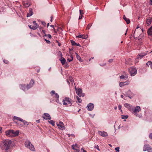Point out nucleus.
I'll return each instance as SVG.
<instances>
[{"label": "nucleus", "instance_id": "f257e3e1", "mask_svg": "<svg viewBox=\"0 0 152 152\" xmlns=\"http://www.w3.org/2000/svg\"><path fill=\"white\" fill-rule=\"evenodd\" d=\"M12 141L9 139L4 140L0 143V147L2 150L7 151L10 147Z\"/></svg>", "mask_w": 152, "mask_h": 152}, {"label": "nucleus", "instance_id": "f03ea898", "mask_svg": "<svg viewBox=\"0 0 152 152\" xmlns=\"http://www.w3.org/2000/svg\"><path fill=\"white\" fill-rule=\"evenodd\" d=\"M71 99L68 97L65 98L63 100V104L67 106H71Z\"/></svg>", "mask_w": 152, "mask_h": 152}, {"label": "nucleus", "instance_id": "7ed1b4c3", "mask_svg": "<svg viewBox=\"0 0 152 152\" xmlns=\"http://www.w3.org/2000/svg\"><path fill=\"white\" fill-rule=\"evenodd\" d=\"M25 145L26 147L29 148L32 151H35V149L34 146L29 141H27L25 142Z\"/></svg>", "mask_w": 152, "mask_h": 152}, {"label": "nucleus", "instance_id": "20e7f679", "mask_svg": "<svg viewBox=\"0 0 152 152\" xmlns=\"http://www.w3.org/2000/svg\"><path fill=\"white\" fill-rule=\"evenodd\" d=\"M128 70L132 76H134L137 73V70L135 67H130Z\"/></svg>", "mask_w": 152, "mask_h": 152}, {"label": "nucleus", "instance_id": "39448f33", "mask_svg": "<svg viewBox=\"0 0 152 152\" xmlns=\"http://www.w3.org/2000/svg\"><path fill=\"white\" fill-rule=\"evenodd\" d=\"M148 52V51H147L146 53L144 52L139 53L138 55L137 56L136 60L137 59L139 60L141 59L143 57L147 55Z\"/></svg>", "mask_w": 152, "mask_h": 152}, {"label": "nucleus", "instance_id": "423d86ee", "mask_svg": "<svg viewBox=\"0 0 152 152\" xmlns=\"http://www.w3.org/2000/svg\"><path fill=\"white\" fill-rule=\"evenodd\" d=\"M56 124L58 128L60 129L61 130H63L65 129V127L64 125L62 122L60 121L59 122V123H57Z\"/></svg>", "mask_w": 152, "mask_h": 152}, {"label": "nucleus", "instance_id": "0eeeda50", "mask_svg": "<svg viewBox=\"0 0 152 152\" xmlns=\"http://www.w3.org/2000/svg\"><path fill=\"white\" fill-rule=\"evenodd\" d=\"M76 93L77 95L80 97L84 96H85V94L82 92V89L79 88L78 90H77L76 88Z\"/></svg>", "mask_w": 152, "mask_h": 152}, {"label": "nucleus", "instance_id": "6e6552de", "mask_svg": "<svg viewBox=\"0 0 152 152\" xmlns=\"http://www.w3.org/2000/svg\"><path fill=\"white\" fill-rule=\"evenodd\" d=\"M42 117L44 119L46 120H50L51 119L50 115L48 113H45L44 114Z\"/></svg>", "mask_w": 152, "mask_h": 152}, {"label": "nucleus", "instance_id": "1a4fd4ad", "mask_svg": "<svg viewBox=\"0 0 152 152\" xmlns=\"http://www.w3.org/2000/svg\"><path fill=\"white\" fill-rule=\"evenodd\" d=\"M19 132V131L18 130L15 131L12 130V137H15L18 135Z\"/></svg>", "mask_w": 152, "mask_h": 152}, {"label": "nucleus", "instance_id": "9d476101", "mask_svg": "<svg viewBox=\"0 0 152 152\" xmlns=\"http://www.w3.org/2000/svg\"><path fill=\"white\" fill-rule=\"evenodd\" d=\"M34 83V81L33 80H31L29 84H28L26 86L27 89L28 90L32 87Z\"/></svg>", "mask_w": 152, "mask_h": 152}, {"label": "nucleus", "instance_id": "9b49d317", "mask_svg": "<svg viewBox=\"0 0 152 152\" xmlns=\"http://www.w3.org/2000/svg\"><path fill=\"white\" fill-rule=\"evenodd\" d=\"M141 110L140 107L139 106H137L134 109H133V110L132 112L133 113H137L139 112Z\"/></svg>", "mask_w": 152, "mask_h": 152}, {"label": "nucleus", "instance_id": "f8f14e48", "mask_svg": "<svg viewBox=\"0 0 152 152\" xmlns=\"http://www.w3.org/2000/svg\"><path fill=\"white\" fill-rule=\"evenodd\" d=\"M87 107H88V110L89 111L92 110L94 107V105L93 103H89L87 105Z\"/></svg>", "mask_w": 152, "mask_h": 152}, {"label": "nucleus", "instance_id": "ddd939ff", "mask_svg": "<svg viewBox=\"0 0 152 152\" xmlns=\"http://www.w3.org/2000/svg\"><path fill=\"white\" fill-rule=\"evenodd\" d=\"M99 133L100 136L104 137H106L108 135L107 133L104 131H99Z\"/></svg>", "mask_w": 152, "mask_h": 152}, {"label": "nucleus", "instance_id": "4468645a", "mask_svg": "<svg viewBox=\"0 0 152 152\" xmlns=\"http://www.w3.org/2000/svg\"><path fill=\"white\" fill-rule=\"evenodd\" d=\"M50 93L52 96L55 97L56 98L58 99L59 98V96L58 95L57 93H56L54 91H51Z\"/></svg>", "mask_w": 152, "mask_h": 152}, {"label": "nucleus", "instance_id": "2eb2a0df", "mask_svg": "<svg viewBox=\"0 0 152 152\" xmlns=\"http://www.w3.org/2000/svg\"><path fill=\"white\" fill-rule=\"evenodd\" d=\"M6 135L9 137H12V130H9L5 132Z\"/></svg>", "mask_w": 152, "mask_h": 152}, {"label": "nucleus", "instance_id": "dca6fc26", "mask_svg": "<svg viewBox=\"0 0 152 152\" xmlns=\"http://www.w3.org/2000/svg\"><path fill=\"white\" fill-rule=\"evenodd\" d=\"M151 149V148H150V147L148 144H146L144 146L143 151H148V150Z\"/></svg>", "mask_w": 152, "mask_h": 152}, {"label": "nucleus", "instance_id": "f3484780", "mask_svg": "<svg viewBox=\"0 0 152 152\" xmlns=\"http://www.w3.org/2000/svg\"><path fill=\"white\" fill-rule=\"evenodd\" d=\"M129 80H127V82H120L119 83V85L121 87L124 86H125L126 85H127L129 84Z\"/></svg>", "mask_w": 152, "mask_h": 152}, {"label": "nucleus", "instance_id": "a211bd4d", "mask_svg": "<svg viewBox=\"0 0 152 152\" xmlns=\"http://www.w3.org/2000/svg\"><path fill=\"white\" fill-rule=\"evenodd\" d=\"M152 21V18H150L147 19L146 24L147 26H148L151 24Z\"/></svg>", "mask_w": 152, "mask_h": 152}, {"label": "nucleus", "instance_id": "6ab92c4d", "mask_svg": "<svg viewBox=\"0 0 152 152\" xmlns=\"http://www.w3.org/2000/svg\"><path fill=\"white\" fill-rule=\"evenodd\" d=\"M123 18L126 22L127 24H129L130 23V21L129 19L127 18L124 15L123 16Z\"/></svg>", "mask_w": 152, "mask_h": 152}, {"label": "nucleus", "instance_id": "aec40b11", "mask_svg": "<svg viewBox=\"0 0 152 152\" xmlns=\"http://www.w3.org/2000/svg\"><path fill=\"white\" fill-rule=\"evenodd\" d=\"M21 118L20 117L14 116L12 118V120L15 123H17V122L15 121V120H17L18 121H20Z\"/></svg>", "mask_w": 152, "mask_h": 152}, {"label": "nucleus", "instance_id": "412c9836", "mask_svg": "<svg viewBox=\"0 0 152 152\" xmlns=\"http://www.w3.org/2000/svg\"><path fill=\"white\" fill-rule=\"evenodd\" d=\"M77 37L80 38L86 39L88 37V36L87 35H80Z\"/></svg>", "mask_w": 152, "mask_h": 152}, {"label": "nucleus", "instance_id": "4be33fe9", "mask_svg": "<svg viewBox=\"0 0 152 152\" xmlns=\"http://www.w3.org/2000/svg\"><path fill=\"white\" fill-rule=\"evenodd\" d=\"M80 15L79 18V19L80 20L82 19L83 17V11L82 10H80Z\"/></svg>", "mask_w": 152, "mask_h": 152}, {"label": "nucleus", "instance_id": "5701e85b", "mask_svg": "<svg viewBox=\"0 0 152 152\" xmlns=\"http://www.w3.org/2000/svg\"><path fill=\"white\" fill-rule=\"evenodd\" d=\"M59 60L61 61V63L63 65L65 64V63L66 62V61L64 58L61 57V58Z\"/></svg>", "mask_w": 152, "mask_h": 152}, {"label": "nucleus", "instance_id": "b1692460", "mask_svg": "<svg viewBox=\"0 0 152 152\" xmlns=\"http://www.w3.org/2000/svg\"><path fill=\"white\" fill-rule=\"evenodd\" d=\"M33 14L32 12V9L30 8L29 10V12L27 14V17L30 16H31Z\"/></svg>", "mask_w": 152, "mask_h": 152}, {"label": "nucleus", "instance_id": "393cba45", "mask_svg": "<svg viewBox=\"0 0 152 152\" xmlns=\"http://www.w3.org/2000/svg\"><path fill=\"white\" fill-rule=\"evenodd\" d=\"M23 3L24 6L26 7H28L30 5V4L28 1L26 2L24 1Z\"/></svg>", "mask_w": 152, "mask_h": 152}, {"label": "nucleus", "instance_id": "a878e982", "mask_svg": "<svg viewBox=\"0 0 152 152\" xmlns=\"http://www.w3.org/2000/svg\"><path fill=\"white\" fill-rule=\"evenodd\" d=\"M20 88L23 91H25L26 88L27 89L25 85L20 84Z\"/></svg>", "mask_w": 152, "mask_h": 152}, {"label": "nucleus", "instance_id": "bb28decb", "mask_svg": "<svg viewBox=\"0 0 152 152\" xmlns=\"http://www.w3.org/2000/svg\"><path fill=\"white\" fill-rule=\"evenodd\" d=\"M69 80L72 83H73L74 82V80L73 79V78H72V77H69V79L67 80V82L69 84V85L70 84V83L69 81L68 80Z\"/></svg>", "mask_w": 152, "mask_h": 152}, {"label": "nucleus", "instance_id": "cd10ccee", "mask_svg": "<svg viewBox=\"0 0 152 152\" xmlns=\"http://www.w3.org/2000/svg\"><path fill=\"white\" fill-rule=\"evenodd\" d=\"M126 96H132L133 95L131 91L130 90H129L126 93Z\"/></svg>", "mask_w": 152, "mask_h": 152}, {"label": "nucleus", "instance_id": "c85d7f7f", "mask_svg": "<svg viewBox=\"0 0 152 152\" xmlns=\"http://www.w3.org/2000/svg\"><path fill=\"white\" fill-rule=\"evenodd\" d=\"M120 78L121 79H124L125 80H126L128 78V76L127 75H125L124 76L122 75L120 77Z\"/></svg>", "mask_w": 152, "mask_h": 152}, {"label": "nucleus", "instance_id": "c756f323", "mask_svg": "<svg viewBox=\"0 0 152 152\" xmlns=\"http://www.w3.org/2000/svg\"><path fill=\"white\" fill-rule=\"evenodd\" d=\"M28 27L32 29L33 30H35L38 28V26H33L31 25L28 26Z\"/></svg>", "mask_w": 152, "mask_h": 152}, {"label": "nucleus", "instance_id": "7c9ffc66", "mask_svg": "<svg viewBox=\"0 0 152 152\" xmlns=\"http://www.w3.org/2000/svg\"><path fill=\"white\" fill-rule=\"evenodd\" d=\"M146 65L148 66H152V62L151 61H148L146 63Z\"/></svg>", "mask_w": 152, "mask_h": 152}, {"label": "nucleus", "instance_id": "2f4dec72", "mask_svg": "<svg viewBox=\"0 0 152 152\" xmlns=\"http://www.w3.org/2000/svg\"><path fill=\"white\" fill-rule=\"evenodd\" d=\"M49 123L51 124L52 126H54L55 125V121H53L51 120L50 121H48Z\"/></svg>", "mask_w": 152, "mask_h": 152}, {"label": "nucleus", "instance_id": "473e14b6", "mask_svg": "<svg viewBox=\"0 0 152 152\" xmlns=\"http://www.w3.org/2000/svg\"><path fill=\"white\" fill-rule=\"evenodd\" d=\"M70 57L71 58H68L67 59V61L70 62L72 61V60L73 59V56H70Z\"/></svg>", "mask_w": 152, "mask_h": 152}, {"label": "nucleus", "instance_id": "72a5a7b5", "mask_svg": "<svg viewBox=\"0 0 152 152\" xmlns=\"http://www.w3.org/2000/svg\"><path fill=\"white\" fill-rule=\"evenodd\" d=\"M124 105L125 107H126L128 109L130 107H131V105L128 103L125 104Z\"/></svg>", "mask_w": 152, "mask_h": 152}, {"label": "nucleus", "instance_id": "f704fd0d", "mask_svg": "<svg viewBox=\"0 0 152 152\" xmlns=\"http://www.w3.org/2000/svg\"><path fill=\"white\" fill-rule=\"evenodd\" d=\"M134 107H133L132 106V105H131V107H129V108H128V109L131 111L132 113V112H133V109H134Z\"/></svg>", "mask_w": 152, "mask_h": 152}, {"label": "nucleus", "instance_id": "c9c22d12", "mask_svg": "<svg viewBox=\"0 0 152 152\" xmlns=\"http://www.w3.org/2000/svg\"><path fill=\"white\" fill-rule=\"evenodd\" d=\"M70 41L72 45H76V43L74 41L71 40Z\"/></svg>", "mask_w": 152, "mask_h": 152}, {"label": "nucleus", "instance_id": "e433bc0d", "mask_svg": "<svg viewBox=\"0 0 152 152\" xmlns=\"http://www.w3.org/2000/svg\"><path fill=\"white\" fill-rule=\"evenodd\" d=\"M128 115H122L121 116V118L123 119H127L128 118Z\"/></svg>", "mask_w": 152, "mask_h": 152}, {"label": "nucleus", "instance_id": "4c0bfd02", "mask_svg": "<svg viewBox=\"0 0 152 152\" xmlns=\"http://www.w3.org/2000/svg\"><path fill=\"white\" fill-rule=\"evenodd\" d=\"M147 32L148 35H152V31L148 30Z\"/></svg>", "mask_w": 152, "mask_h": 152}, {"label": "nucleus", "instance_id": "58836bf2", "mask_svg": "<svg viewBox=\"0 0 152 152\" xmlns=\"http://www.w3.org/2000/svg\"><path fill=\"white\" fill-rule=\"evenodd\" d=\"M76 97H77V101L78 102H79L80 103H81V101H82L81 99L77 96Z\"/></svg>", "mask_w": 152, "mask_h": 152}, {"label": "nucleus", "instance_id": "ea45409f", "mask_svg": "<svg viewBox=\"0 0 152 152\" xmlns=\"http://www.w3.org/2000/svg\"><path fill=\"white\" fill-rule=\"evenodd\" d=\"M91 26H92V24L91 23H90L88 24L87 26L86 29H89L90 28V27H91Z\"/></svg>", "mask_w": 152, "mask_h": 152}, {"label": "nucleus", "instance_id": "a19ab883", "mask_svg": "<svg viewBox=\"0 0 152 152\" xmlns=\"http://www.w3.org/2000/svg\"><path fill=\"white\" fill-rule=\"evenodd\" d=\"M76 54L77 59L79 60H80L81 59V58L80 56H79L76 53Z\"/></svg>", "mask_w": 152, "mask_h": 152}, {"label": "nucleus", "instance_id": "79ce46f5", "mask_svg": "<svg viewBox=\"0 0 152 152\" xmlns=\"http://www.w3.org/2000/svg\"><path fill=\"white\" fill-rule=\"evenodd\" d=\"M23 124L24 125H26L27 126L28 125V122L26 121L24 122L23 123Z\"/></svg>", "mask_w": 152, "mask_h": 152}, {"label": "nucleus", "instance_id": "37998d69", "mask_svg": "<svg viewBox=\"0 0 152 152\" xmlns=\"http://www.w3.org/2000/svg\"><path fill=\"white\" fill-rule=\"evenodd\" d=\"M75 146H76L75 145H72V147L73 149L76 150L77 149L75 148L76 147H75Z\"/></svg>", "mask_w": 152, "mask_h": 152}, {"label": "nucleus", "instance_id": "c03bdc74", "mask_svg": "<svg viewBox=\"0 0 152 152\" xmlns=\"http://www.w3.org/2000/svg\"><path fill=\"white\" fill-rule=\"evenodd\" d=\"M33 23L34 24V25H35V26H38V27L39 26V25H38L37 24V23L36 22V21H33Z\"/></svg>", "mask_w": 152, "mask_h": 152}, {"label": "nucleus", "instance_id": "a18cd8bd", "mask_svg": "<svg viewBox=\"0 0 152 152\" xmlns=\"http://www.w3.org/2000/svg\"><path fill=\"white\" fill-rule=\"evenodd\" d=\"M3 61L4 62V63H5L6 64H8V63H9V61L7 60H3Z\"/></svg>", "mask_w": 152, "mask_h": 152}, {"label": "nucleus", "instance_id": "49530a36", "mask_svg": "<svg viewBox=\"0 0 152 152\" xmlns=\"http://www.w3.org/2000/svg\"><path fill=\"white\" fill-rule=\"evenodd\" d=\"M115 150L117 151V152H119V147H117L115 148Z\"/></svg>", "mask_w": 152, "mask_h": 152}, {"label": "nucleus", "instance_id": "de8ad7c7", "mask_svg": "<svg viewBox=\"0 0 152 152\" xmlns=\"http://www.w3.org/2000/svg\"><path fill=\"white\" fill-rule=\"evenodd\" d=\"M45 36H47L50 39H51V37H52L51 35L50 34H48V35L45 34Z\"/></svg>", "mask_w": 152, "mask_h": 152}, {"label": "nucleus", "instance_id": "09e8293b", "mask_svg": "<svg viewBox=\"0 0 152 152\" xmlns=\"http://www.w3.org/2000/svg\"><path fill=\"white\" fill-rule=\"evenodd\" d=\"M94 148H96V149H97L98 151H99L100 149L99 148V146L98 145H95L94 147Z\"/></svg>", "mask_w": 152, "mask_h": 152}, {"label": "nucleus", "instance_id": "8fccbe9b", "mask_svg": "<svg viewBox=\"0 0 152 152\" xmlns=\"http://www.w3.org/2000/svg\"><path fill=\"white\" fill-rule=\"evenodd\" d=\"M45 40L46 41V42L48 44H50V42L49 40H48L46 39H45Z\"/></svg>", "mask_w": 152, "mask_h": 152}, {"label": "nucleus", "instance_id": "3c124183", "mask_svg": "<svg viewBox=\"0 0 152 152\" xmlns=\"http://www.w3.org/2000/svg\"><path fill=\"white\" fill-rule=\"evenodd\" d=\"M56 42L58 43V45L59 46H61V44L58 41L56 40Z\"/></svg>", "mask_w": 152, "mask_h": 152}, {"label": "nucleus", "instance_id": "603ef678", "mask_svg": "<svg viewBox=\"0 0 152 152\" xmlns=\"http://www.w3.org/2000/svg\"><path fill=\"white\" fill-rule=\"evenodd\" d=\"M149 137L151 139H152V133H150L149 135Z\"/></svg>", "mask_w": 152, "mask_h": 152}, {"label": "nucleus", "instance_id": "864d4df0", "mask_svg": "<svg viewBox=\"0 0 152 152\" xmlns=\"http://www.w3.org/2000/svg\"><path fill=\"white\" fill-rule=\"evenodd\" d=\"M41 23H42V24L44 26L46 24V23L45 22L43 21H42L41 22Z\"/></svg>", "mask_w": 152, "mask_h": 152}, {"label": "nucleus", "instance_id": "5fc2aeb1", "mask_svg": "<svg viewBox=\"0 0 152 152\" xmlns=\"http://www.w3.org/2000/svg\"><path fill=\"white\" fill-rule=\"evenodd\" d=\"M121 107H122V106H121V105H118V109L119 110H121Z\"/></svg>", "mask_w": 152, "mask_h": 152}, {"label": "nucleus", "instance_id": "6e6d98bb", "mask_svg": "<svg viewBox=\"0 0 152 152\" xmlns=\"http://www.w3.org/2000/svg\"><path fill=\"white\" fill-rule=\"evenodd\" d=\"M25 121V120H23L21 118L20 121H21V122H23V123Z\"/></svg>", "mask_w": 152, "mask_h": 152}, {"label": "nucleus", "instance_id": "4d7b16f0", "mask_svg": "<svg viewBox=\"0 0 152 152\" xmlns=\"http://www.w3.org/2000/svg\"><path fill=\"white\" fill-rule=\"evenodd\" d=\"M25 121V120H23L21 118L20 121H21V122H23V123Z\"/></svg>", "mask_w": 152, "mask_h": 152}, {"label": "nucleus", "instance_id": "13d9d810", "mask_svg": "<svg viewBox=\"0 0 152 152\" xmlns=\"http://www.w3.org/2000/svg\"><path fill=\"white\" fill-rule=\"evenodd\" d=\"M113 59H110V60L108 61V62H109V63H111V62H113Z\"/></svg>", "mask_w": 152, "mask_h": 152}, {"label": "nucleus", "instance_id": "bf43d9fd", "mask_svg": "<svg viewBox=\"0 0 152 152\" xmlns=\"http://www.w3.org/2000/svg\"><path fill=\"white\" fill-rule=\"evenodd\" d=\"M50 27H52L53 28V29H54V31H55V32H56V31H55V28H54V25H50Z\"/></svg>", "mask_w": 152, "mask_h": 152}, {"label": "nucleus", "instance_id": "052dcab7", "mask_svg": "<svg viewBox=\"0 0 152 152\" xmlns=\"http://www.w3.org/2000/svg\"><path fill=\"white\" fill-rule=\"evenodd\" d=\"M148 152H152V149L151 148V149L149 150L148 151Z\"/></svg>", "mask_w": 152, "mask_h": 152}, {"label": "nucleus", "instance_id": "680f3d73", "mask_svg": "<svg viewBox=\"0 0 152 152\" xmlns=\"http://www.w3.org/2000/svg\"><path fill=\"white\" fill-rule=\"evenodd\" d=\"M148 30H150L151 31H152V26H151L148 29Z\"/></svg>", "mask_w": 152, "mask_h": 152}, {"label": "nucleus", "instance_id": "e2e57ef3", "mask_svg": "<svg viewBox=\"0 0 152 152\" xmlns=\"http://www.w3.org/2000/svg\"><path fill=\"white\" fill-rule=\"evenodd\" d=\"M36 122L38 123H39L40 122V120H37L36 121Z\"/></svg>", "mask_w": 152, "mask_h": 152}, {"label": "nucleus", "instance_id": "0e129e2a", "mask_svg": "<svg viewBox=\"0 0 152 152\" xmlns=\"http://www.w3.org/2000/svg\"><path fill=\"white\" fill-rule=\"evenodd\" d=\"M128 97H129L130 99H132V97L131 96H127Z\"/></svg>", "mask_w": 152, "mask_h": 152}, {"label": "nucleus", "instance_id": "69168bd1", "mask_svg": "<svg viewBox=\"0 0 152 152\" xmlns=\"http://www.w3.org/2000/svg\"><path fill=\"white\" fill-rule=\"evenodd\" d=\"M76 46H80V44H77V43H76Z\"/></svg>", "mask_w": 152, "mask_h": 152}, {"label": "nucleus", "instance_id": "338daca9", "mask_svg": "<svg viewBox=\"0 0 152 152\" xmlns=\"http://www.w3.org/2000/svg\"><path fill=\"white\" fill-rule=\"evenodd\" d=\"M76 150V152H79V150H78L77 149Z\"/></svg>", "mask_w": 152, "mask_h": 152}, {"label": "nucleus", "instance_id": "774afa93", "mask_svg": "<svg viewBox=\"0 0 152 152\" xmlns=\"http://www.w3.org/2000/svg\"><path fill=\"white\" fill-rule=\"evenodd\" d=\"M127 29L126 30V33L125 34V35H126V34H127Z\"/></svg>", "mask_w": 152, "mask_h": 152}]
</instances>
